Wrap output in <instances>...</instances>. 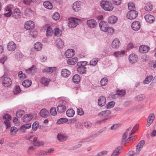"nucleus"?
I'll return each instance as SVG.
<instances>
[{
	"label": "nucleus",
	"instance_id": "obj_36",
	"mask_svg": "<svg viewBox=\"0 0 156 156\" xmlns=\"http://www.w3.org/2000/svg\"><path fill=\"white\" fill-rule=\"evenodd\" d=\"M80 2H75L73 5V10H80Z\"/></svg>",
	"mask_w": 156,
	"mask_h": 156
},
{
	"label": "nucleus",
	"instance_id": "obj_1",
	"mask_svg": "<svg viewBox=\"0 0 156 156\" xmlns=\"http://www.w3.org/2000/svg\"><path fill=\"white\" fill-rule=\"evenodd\" d=\"M110 114V111L107 110L101 112L98 114V116L102 119L101 121H105L108 119Z\"/></svg>",
	"mask_w": 156,
	"mask_h": 156
},
{
	"label": "nucleus",
	"instance_id": "obj_19",
	"mask_svg": "<svg viewBox=\"0 0 156 156\" xmlns=\"http://www.w3.org/2000/svg\"><path fill=\"white\" fill-rule=\"evenodd\" d=\"M118 20V18L115 16H112L108 18V23L111 24L116 23Z\"/></svg>",
	"mask_w": 156,
	"mask_h": 156
},
{
	"label": "nucleus",
	"instance_id": "obj_39",
	"mask_svg": "<svg viewBox=\"0 0 156 156\" xmlns=\"http://www.w3.org/2000/svg\"><path fill=\"white\" fill-rule=\"evenodd\" d=\"M153 77L151 75H150L147 76L145 79V80L144 81V84H147L149 83L153 78Z\"/></svg>",
	"mask_w": 156,
	"mask_h": 156
},
{
	"label": "nucleus",
	"instance_id": "obj_31",
	"mask_svg": "<svg viewBox=\"0 0 156 156\" xmlns=\"http://www.w3.org/2000/svg\"><path fill=\"white\" fill-rule=\"evenodd\" d=\"M67 116L69 117L73 116L75 114V111L73 109H69L66 112Z\"/></svg>",
	"mask_w": 156,
	"mask_h": 156
},
{
	"label": "nucleus",
	"instance_id": "obj_30",
	"mask_svg": "<svg viewBox=\"0 0 156 156\" xmlns=\"http://www.w3.org/2000/svg\"><path fill=\"white\" fill-rule=\"evenodd\" d=\"M35 66L33 65L30 68H28L26 70V73L29 74H32L34 73L36 71Z\"/></svg>",
	"mask_w": 156,
	"mask_h": 156
},
{
	"label": "nucleus",
	"instance_id": "obj_52",
	"mask_svg": "<svg viewBox=\"0 0 156 156\" xmlns=\"http://www.w3.org/2000/svg\"><path fill=\"white\" fill-rule=\"evenodd\" d=\"M53 19L55 20H58L60 18V15L58 12H55L52 16Z\"/></svg>",
	"mask_w": 156,
	"mask_h": 156
},
{
	"label": "nucleus",
	"instance_id": "obj_57",
	"mask_svg": "<svg viewBox=\"0 0 156 156\" xmlns=\"http://www.w3.org/2000/svg\"><path fill=\"white\" fill-rule=\"evenodd\" d=\"M19 77L21 79H24L26 77V76L24 73H23L22 71H20L18 74Z\"/></svg>",
	"mask_w": 156,
	"mask_h": 156
},
{
	"label": "nucleus",
	"instance_id": "obj_26",
	"mask_svg": "<svg viewBox=\"0 0 156 156\" xmlns=\"http://www.w3.org/2000/svg\"><path fill=\"white\" fill-rule=\"evenodd\" d=\"M125 50H122L115 51L114 52V55L117 57H120L123 56L125 53Z\"/></svg>",
	"mask_w": 156,
	"mask_h": 156
},
{
	"label": "nucleus",
	"instance_id": "obj_56",
	"mask_svg": "<svg viewBox=\"0 0 156 156\" xmlns=\"http://www.w3.org/2000/svg\"><path fill=\"white\" fill-rule=\"evenodd\" d=\"M4 119H5V121H10L11 119V116L8 114H5L3 117Z\"/></svg>",
	"mask_w": 156,
	"mask_h": 156
},
{
	"label": "nucleus",
	"instance_id": "obj_21",
	"mask_svg": "<svg viewBox=\"0 0 156 156\" xmlns=\"http://www.w3.org/2000/svg\"><path fill=\"white\" fill-rule=\"evenodd\" d=\"M34 117L33 115L31 114H27L25 115L23 117L22 120L24 122H29Z\"/></svg>",
	"mask_w": 156,
	"mask_h": 156
},
{
	"label": "nucleus",
	"instance_id": "obj_2",
	"mask_svg": "<svg viewBox=\"0 0 156 156\" xmlns=\"http://www.w3.org/2000/svg\"><path fill=\"white\" fill-rule=\"evenodd\" d=\"M101 6L104 10H113L114 7L112 4L108 1H102L100 3Z\"/></svg>",
	"mask_w": 156,
	"mask_h": 156
},
{
	"label": "nucleus",
	"instance_id": "obj_8",
	"mask_svg": "<svg viewBox=\"0 0 156 156\" xmlns=\"http://www.w3.org/2000/svg\"><path fill=\"white\" fill-rule=\"evenodd\" d=\"M24 28L27 30H30L33 29L35 27V24L34 22L31 21H27L24 24Z\"/></svg>",
	"mask_w": 156,
	"mask_h": 156
},
{
	"label": "nucleus",
	"instance_id": "obj_62",
	"mask_svg": "<svg viewBox=\"0 0 156 156\" xmlns=\"http://www.w3.org/2000/svg\"><path fill=\"white\" fill-rule=\"evenodd\" d=\"M54 151V149L52 148L46 150H45V152H44V154H45V155L49 154L52 153Z\"/></svg>",
	"mask_w": 156,
	"mask_h": 156
},
{
	"label": "nucleus",
	"instance_id": "obj_34",
	"mask_svg": "<svg viewBox=\"0 0 156 156\" xmlns=\"http://www.w3.org/2000/svg\"><path fill=\"white\" fill-rule=\"evenodd\" d=\"M86 67L84 66H80L77 68V72L80 74H84L86 72Z\"/></svg>",
	"mask_w": 156,
	"mask_h": 156
},
{
	"label": "nucleus",
	"instance_id": "obj_12",
	"mask_svg": "<svg viewBox=\"0 0 156 156\" xmlns=\"http://www.w3.org/2000/svg\"><path fill=\"white\" fill-rule=\"evenodd\" d=\"M144 18L147 22L149 23H153L155 20L154 17L151 15H146Z\"/></svg>",
	"mask_w": 156,
	"mask_h": 156
},
{
	"label": "nucleus",
	"instance_id": "obj_38",
	"mask_svg": "<svg viewBox=\"0 0 156 156\" xmlns=\"http://www.w3.org/2000/svg\"><path fill=\"white\" fill-rule=\"evenodd\" d=\"M40 114L41 116L45 117L48 115V112L47 110L43 109L41 111Z\"/></svg>",
	"mask_w": 156,
	"mask_h": 156
},
{
	"label": "nucleus",
	"instance_id": "obj_44",
	"mask_svg": "<svg viewBox=\"0 0 156 156\" xmlns=\"http://www.w3.org/2000/svg\"><path fill=\"white\" fill-rule=\"evenodd\" d=\"M54 69V67L46 68L44 69L43 70V71L45 73H48L50 74L52 73Z\"/></svg>",
	"mask_w": 156,
	"mask_h": 156
},
{
	"label": "nucleus",
	"instance_id": "obj_10",
	"mask_svg": "<svg viewBox=\"0 0 156 156\" xmlns=\"http://www.w3.org/2000/svg\"><path fill=\"white\" fill-rule=\"evenodd\" d=\"M77 25L78 22L77 20L74 18L69 19L68 23V26L72 28L76 27Z\"/></svg>",
	"mask_w": 156,
	"mask_h": 156
},
{
	"label": "nucleus",
	"instance_id": "obj_13",
	"mask_svg": "<svg viewBox=\"0 0 156 156\" xmlns=\"http://www.w3.org/2000/svg\"><path fill=\"white\" fill-rule=\"evenodd\" d=\"M75 51L72 49H68L65 53V55L66 58H70L73 56Z\"/></svg>",
	"mask_w": 156,
	"mask_h": 156
},
{
	"label": "nucleus",
	"instance_id": "obj_29",
	"mask_svg": "<svg viewBox=\"0 0 156 156\" xmlns=\"http://www.w3.org/2000/svg\"><path fill=\"white\" fill-rule=\"evenodd\" d=\"M78 59L76 57H74V58L69 59L67 61V63L68 64L73 65L75 64L77 61Z\"/></svg>",
	"mask_w": 156,
	"mask_h": 156
},
{
	"label": "nucleus",
	"instance_id": "obj_9",
	"mask_svg": "<svg viewBox=\"0 0 156 156\" xmlns=\"http://www.w3.org/2000/svg\"><path fill=\"white\" fill-rule=\"evenodd\" d=\"M97 136V134H93L82 140L81 142L82 143H85L91 141Z\"/></svg>",
	"mask_w": 156,
	"mask_h": 156
},
{
	"label": "nucleus",
	"instance_id": "obj_49",
	"mask_svg": "<svg viewBox=\"0 0 156 156\" xmlns=\"http://www.w3.org/2000/svg\"><path fill=\"white\" fill-rule=\"evenodd\" d=\"M25 113L24 110H20L17 112L16 114V116L18 118H21Z\"/></svg>",
	"mask_w": 156,
	"mask_h": 156
},
{
	"label": "nucleus",
	"instance_id": "obj_58",
	"mask_svg": "<svg viewBox=\"0 0 156 156\" xmlns=\"http://www.w3.org/2000/svg\"><path fill=\"white\" fill-rule=\"evenodd\" d=\"M128 7L129 10H134L135 9L134 5L133 3H129L128 4Z\"/></svg>",
	"mask_w": 156,
	"mask_h": 156
},
{
	"label": "nucleus",
	"instance_id": "obj_35",
	"mask_svg": "<svg viewBox=\"0 0 156 156\" xmlns=\"http://www.w3.org/2000/svg\"><path fill=\"white\" fill-rule=\"evenodd\" d=\"M32 84V81L30 80H26L23 82L22 84L25 87H29Z\"/></svg>",
	"mask_w": 156,
	"mask_h": 156
},
{
	"label": "nucleus",
	"instance_id": "obj_61",
	"mask_svg": "<svg viewBox=\"0 0 156 156\" xmlns=\"http://www.w3.org/2000/svg\"><path fill=\"white\" fill-rule=\"evenodd\" d=\"M98 60V58L92 59L90 62V65H91L94 66L97 63Z\"/></svg>",
	"mask_w": 156,
	"mask_h": 156
},
{
	"label": "nucleus",
	"instance_id": "obj_3",
	"mask_svg": "<svg viewBox=\"0 0 156 156\" xmlns=\"http://www.w3.org/2000/svg\"><path fill=\"white\" fill-rule=\"evenodd\" d=\"M64 105H60L57 108V112L58 113H61L65 112L66 109L67 102L65 101H63Z\"/></svg>",
	"mask_w": 156,
	"mask_h": 156
},
{
	"label": "nucleus",
	"instance_id": "obj_24",
	"mask_svg": "<svg viewBox=\"0 0 156 156\" xmlns=\"http://www.w3.org/2000/svg\"><path fill=\"white\" fill-rule=\"evenodd\" d=\"M121 146H118L113 151L112 153L111 156H117L120 153V151L121 149Z\"/></svg>",
	"mask_w": 156,
	"mask_h": 156
},
{
	"label": "nucleus",
	"instance_id": "obj_18",
	"mask_svg": "<svg viewBox=\"0 0 156 156\" xmlns=\"http://www.w3.org/2000/svg\"><path fill=\"white\" fill-rule=\"evenodd\" d=\"M129 62L132 63H134L136 62L138 59L137 56L134 54H130L129 58Z\"/></svg>",
	"mask_w": 156,
	"mask_h": 156
},
{
	"label": "nucleus",
	"instance_id": "obj_47",
	"mask_svg": "<svg viewBox=\"0 0 156 156\" xmlns=\"http://www.w3.org/2000/svg\"><path fill=\"white\" fill-rule=\"evenodd\" d=\"M13 12H12V16L16 18L19 17L20 13V10H13Z\"/></svg>",
	"mask_w": 156,
	"mask_h": 156
},
{
	"label": "nucleus",
	"instance_id": "obj_64",
	"mask_svg": "<svg viewBox=\"0 0 156 156\" xmlns=\"http://www.w3.org/2000/svg\"><path fill=\"white\" fill-rule=\"evenodd\" d=\"M34 144L35 146H43L44 145V143L41 141L37 140V141H36L34 143Z\"/></svg>",
	"mask_w": 156,
	"mask_h": 156
},
{
	"label": "nucleus",
	"instance_id": "obj_23",
	"mask_svg": "<svg viewBox=\"0 0 156 156\" xmlns=\"http://www.w3.org/2000/svg\"><path fill=\"white\" fill-rule=\"evenodd\" d=\"M70 74V72L67 69H63L61 71V76L65 77H68Z\"/></svg>",
	"mask_w": 156,
	"mask_h": 156
},
{
	"label": "nucleus",
	"instance_id": "obj_33",
	"mask_svg": "<svg viewBox=\"0 0 156 156\" xmlns=\"http://www.w3.org/2000/svg\"><path fill=\"white\" fill-rule=\"evenodd\" d=\"M53 32L52 29L49 26H48L47 28L46 31V35L47 37H49L51 36L53 34Z\"/></svg>",
	"mask_w": 156,
	"mask_h": 156
},
{
	"label": "nucleus",
	"instance_id": "obj_40",
	"mask_svg": "<svg viewBox=\"0 0 156 156\" xmlns=\"http://www.w3.org/2000/svg\"><path fill=\"white\" fill-rule=\"evenodd\" d=\"M53 33L55 36L58 37L61 36L62 33V31L58 28L54 29L53 31Z\"/></svg>",
	"mask_w": 156,
	"mask_h": 156
},
{
	"label": "nucleus",
	"instance_id": "obj_11",
	"mask_svg": "<svg viewBox=\"0 0 156 156\" xmlns=\"http://www.w3.org/2000/svg\"><path fill=\"white\" fill-rule=\"evenodd\" d=\"M131 27L133 30L138 31L140 28V24L139 21H134L132 23Z\"/></svg>",
	"mask_w": 156,
	"mask_h": 156
},
{
	"label": "nucleus",
	"instance_id": "obj_41",
	"mask_svg": "<svg viewBox=\"0 0 156 156\" xmlns=\"http://www.w3.org/2000/svg\"><path fill=\"white\" fill-rule=\"evenodd\" d=\"M153 9V5L150 3H147L144 8L145 10H152Z\"/></svg>",
	"mask_w": 156,
	"mask_h": 156
},
{
	"label": "nucleus",
	"instance_id": "obj_53",
	"mask_svg": "<svg viewBox=\"0 0 156 156\" xmlns=\"http://www.w3.org/2000/svg\"><path fill=\"white\" fill-rule=\"evenodd\" d=\"M117 93L119 96L122 97L124 96L126 94V91L125 90H117Z\"/></svg>",
	"mask_w": 156,
	"mask_h": 156
},
{
	"label": "nucleus",
	"instance_id": "obj_16",
	"mask_svg": "<svg viewBox=\"0 0 156 156\" xmlns=\"http://www.w3.org/2000/svg\"><path fill=\"white\" fill-rule=\"evenodd\" d=\"M16 47V44L13 42H10L8 43L7 46L8 50L10 51H13Z\"/></svg>",
	"mask_w": 156,
	"mask_h": 156
},
{
	"label": "nucleus",
	"instance_id": "obj_27",
	"mask_svg": "<svg viewBox=\"0 0 156 156\" xmlns=\"http://www.w3.org/2000/svg\"><path fill=\"white\" fill-rule=\"evenodd\" d=\"M44 6L47 9H51L53 8L52 4L49 1H45L43 3Z\"/></svg>",
	"mask_w": 156,
	"mask_h": 156
},
{
	"label": "nucleus",
	"instance_id": "obj_5",
	"mask_svg": "<svg viewBox=\"0 0 156 156\" xmlns=\"http://www.w3.org/2000/svg\"><path fill=\"white\" fill-rule=\"evenodd\" d=\"M3 77L2 80V83L3 85L5 87H8L10 86L12 83L11 79L8 77H4L3 76L2 77Z\"/></svg>",
	"mask_w": 156,
	"mask_h": 156
},
{
	"label": "nucleus",
	"instance_id": "obj_20",
	"mask_svg": "<svg viewBox=\"0 0 156 156\" xmlns=\"http://www.w3.org/2000/svg\"><path fill=\"white\" fill-rule=\"evenodd\" d=\"M57 138L60 142H63L66 140L68 138L67 136L62 133H58L57 136Z\"/></svg>",
	"mask_w": 156,
	"mask_h": 156
},
{
	"label": "nucleus",
	"instance_id": "obj_14",
	"mask_svg": "<svg viewBox=\"0 0 156 156\" xmlns=\"http://www.w3.org/2000/svg\"><path fill=\"white\" fill-rule=\"evenodd\" d=\"M106 99L105 97L102 96H100L98 99V105L101 107H102L105 105L106 103Z\"/></svg>",
	"mask_w": 156,
	"mask_h": 156
},
{
	"label": "nucleus",
	"instance_id": "obj_43",
	"mask_svg": "<svg viewBox=\"0 0 156 156\" xmlns=\"http://www.w3.org/2000/svg\"><path fill=\"white\" fill-rule=\"evenodd\" d=\"M21 90L20 87L19 86H16L14 89L13 92L15 94L17 95L19 94Z\"/></svg>",
	"mask_w": 156,
	"mask_h": 156
},
{
	"label": "nucleus",
	"instance_id": "obj_25",
	"mask_svg": "<svg viewBox=\"0 0 156 156\" xmlns=\"http://www.w3.org/2000/svg\"><path fill=\"white\" fill-rule=\"evenodd\" d=\"M50 81L49 79L43 77L41 78L40 81L43 85L46 86L48 85Z\"/></svg>",
	"mask_w": 156,
	"mask_h": 156
},
{
	"label": "nucleus",
	"instance_id": "obj_4",
	"mask_svg": "<svg viewBox=\"0 0 156 156\" xmlns=\"http://www.w3.org/2000/svg\"><path fill=\"white\" fill-rule=\"evenodd\" d=\"M138 14V12L136 10H129L127 13L126 16L128 19L131 20L136 18Z\"/></svg>",
	"mask_w": 156,
	"mask_h": 156
},
{
	"label": "nucleus",
	"instance_id": "obj_60",
	"mask_svg": "<svg viewBox=\"0 0 156 156\" xmlns=\"http://www.w3.org/2000/svg\"><path fill=\"white\" fill-rule=\"evenodd\" d=\"M120 127V125L119 124H114L112 126L110 127V129L112 130H115Z\"/></svg>",
	"mask_w": 156,
	"mask_h": 156
},
{
	"label": "nucleus",
	"instance_id": "obj_42",
	"mask_svg": "<svg viewBox=\"0 0 156 156\" xmlns=\"http://www.w3.org/2000/svg\"><path fill=\"white\" fill-rule=\"evenodd\" d=\"M145 98L144 95V94H140L135 98V100L137 101H140L144 100Z\"/></svg>",
	"mask_w": 156,
	"mask_h": 156
},
{
	"label": "nucleus",
	"instance_id": "obj_7",
	"mask_svg": "<svg viewBox=\"0 0 156 156\" xmlns=\"http://www.w3.org/2000/svg\"><path fill=\"white\" fill-rule=\"evenodd\" d=\"M87 24L89 28H94L96 27L97 22L95 20L92 19L88 20L87 21Z\"/></svg>",
	"mask_w": 156,
	"mask_h": 156
},
{
	"label": "nucleus",
	"instance_id": "obj_50",
	"mask_svg": "<svg viewBox=\"0 0 156 156\" xmlns=\"http://www.w3.org/2000/svg\"><path fill=\"white\" fill-rule=\"evenodd\" d=\"M39 123L38 122H34L32 125L33 130L34 131H36L39 127Z\"/></svg>",
	"mask_w": 156,
	"mask_h": 156
},
{
	"label": "nucleus",
	"instance_id": "obj_59",
	"mask_svg": "<svg viewBox=\"0 0 156 156\" xmlns=\"http://www.w3.org/2000/svg\"><path fill=\"white\" fill-rule=\"evenodd\" d=\"M115 102L113 101L109 102L107 105V108H112L114 107L115 105Z\"/></svg>",
	"mask_w": 156,
	"mask_h": 156
},
{
	"label": "nucleus",
	"instance_id": "obj_51",
	"mask_svg": "<svg viewBox=\"0 0 156 156\" xmlns=\"http://www.w3.org/2000/svg\"><path fill=\"white\" fill-rule=\"evenodd\" d=\"M25 124L21 126L22 129L24 128L26 129H28L31 127V124L30 122H25Z\"/></svg>",
	"mask_w": 156,
	"mask_h": 156
},
{
	"label": "nucleus",
	"instance_id": "obj_55",
	"mask_svg": "<svg viewBox=\"0 0 156 156\" xmlns=\"http://www.w3.org/2000/svg\"><path fill=\"white\" fill-rule=\"evenodd\" d=\"M149 66L153 68H156V60H153L149 62Z\"/></svg>",
	"mask_w": 156,
	"mask_h": 156
},
{
	"label": "nucleus",
	"instance_id": "obj_32",
	"mask_svg": "<svg viewBox=\"0 0 156 156\" xmlns=\"http://www.w3.org/2000/svg\"><path fill=\"white\" fill-rule=\"evenodd\" d=\"M80 77L78 74H75L73 77V81L75 83H78L80 81Z\"/></svg>",
	"mask_w": 156,
	"mask_h": 156
},
{
	"label": "nucleus",
	"instance_id": "obj_22",
	"mask_svg": "<svg viewBox=\"0 0 156 156\" xmlns=\"http://www.w3.org/2000/svg\"><path fill=\"white\" fill-rule=\"evenodd\" d=\"M154 114L151 113L150 114L149 116L147 124V126L148 127L153 122L154 120Z\"/></svg>",
	"mask_w": 156,
	"mask_h": 156
},
{
	"label": "nucleus",
	"instance_id": "obj_54",
	"mask_svg": "<svg viewBox=\"0 0 156 156\" xmlns=\"http://www.w3.org/2000/svg\"><path fill=\"white\" fill-rule=\"evenodd\" d=\"M24 14L25 16H30L34 14V12L33 10H25Z\"/></svg>",
	"mask_w": 156,
	"mask_h": 156
},
{
	"label": "nucleus",
	"instance_id": "obj_63",
	"mask_svg": "<svg viewBox=\"0 0 156 156\" xmlns=\"http://www.w3.org/2000/svg\"><path fill=\"white\" fill-rule=\"evenodd\" d=\"M18 129L17 128L14 126L12 127L10 129V133L12 134H15L17 131Z\"/></svg>",
	"mask_w": 156,
	"mask_h": 156
},
{
	"label": "nucleus",
	"instance_id": "obj_46",
	"mask_svg": "<svg viewBox=\"0 0 156 156\" xmlns=\"http://www.w3.org/2000/svg\"><path fill=\"white\" fill-rule=\"evenodd\" d=\"M68 121V119L65 118H61L58 119L57 122V123L58 124H63L66 123Z\"/></svg>",
	"mask_w": 156,
	"mask_h": 156
},
{
	"label": "nucleus",
	"instance_id": "obj_45",
	"mask_svg": "<svg viewBox=\"0 0 156 156\" xmlns=\"http://www.w3.org/2000/svg\"><path fill=\"white\" fill-rule=\"evenodd\" d=\"M108 81V79L107 78H104L101 80L100 83V84L101 86H105L107 84Z\"/></svg>",
	"mask_w": 156,
	"mask_h": 156
},
{
	"label": "nucleus",
	"instance_id": "obj_6",
	"mask_svg": "<svg viewBox=\"0 0 156 156\" xmlns=\"http://www.w3.org/2000/svg\"><path fill=\"white\" fill-rule=\"evenodd\" d=\"M99 26L101 30L104 32H106L108 30L109 26L106 21H101L99 23Z\"/></svg>",
	"mask_w": 156,
	"mask_h": 156
},
{
	"label": "nucleus",
	"instance_id": "obj_15",
	"mask_svg": "<svg viewBox=\"0 0 156 156\" xmlns=\"http://www.w3.org/2000/svg\"><path fill=\"white\" fill-rule=\"evenodd\" d=\"M120 45L119 40L118 38L115 39L112 41V47L114 48H118Z\"/></svg>",
	"mask_w": 156,
	"mask_h": 156
},
{
	"label": "nucleus",
	"instance_id": "obj_48",
	"mask_svg": "<svg viewBox=\"0 0 156 156\" xmlns=\"http://www.w3.org/2000/svg\"><path fill=\"white\" fill-rule=\"evenodd\" d=\"M132 139H133L132 137H129L127 140L126 139H122V143L123 145H124L125 146H127V143H128V141Z\"/></svg>",
	"mask_w": 156,
	"mask_h": 156
},
{
	"label": "nucleus",
	"instance_id": "obj_17",
	"mask_svg": "<svg viewBox=\"0 0 156 156\" xmlns=\"http://www.w3.org/2000/svg\"><path fill=\"white\" fill-rule=\"evenodd\" d=\"M150 50V48L147 45H142L140 46L139 51L141 53H144L147 52Z\"/></svg>",
	"mask_w": 156,
	"mask_h": 156
},
{
	"label": "nucleus",
	"instance_id": "obj_28",
	"mask_svg": "<svg viewBox=\"0 0 156 156\" xmlns=\"http://www.w3.org/2000/svg\"><path fill=\"white\" fill-rule=\"evenodd\" d=\"M55 43L57 47L59 48H62L64 45L63 42L60 38H58L56 39Z\"/></svg>",
	"mask_w": 156,
	"mask_h": 156
},
{
	"label": "nucleus",
	"instance_id": "obj_37",
	"mask_svg": "<svg viewBox=\"0 0 156 156\" xmlns=\"http://www.w3.org/2000/svg\"><path fill=\"white\" fill-rule=\"evenodd\" d=\"M34 48L36 51L41 50L42 48V45L40 42L36 43L34 45Z\"/></svg>",
	"mask_w": 156,
	"mask_h": 156
}]
</instances>
